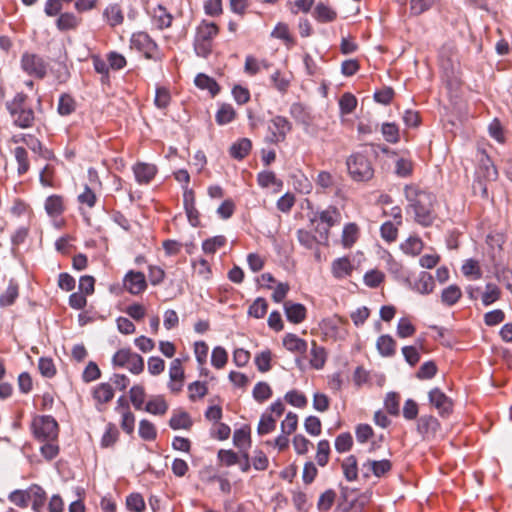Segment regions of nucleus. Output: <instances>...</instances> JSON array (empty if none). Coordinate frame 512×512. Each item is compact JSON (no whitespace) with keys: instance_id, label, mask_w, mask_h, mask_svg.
Returning a JSON list of instances; mask_svg holds the SVG:
<instances>
[{"instance_id":"41","label":"nucleus","mask_w":512,"mask_h":512,"mask_svg":"<svg viewBox=\"0 0 512 512\" xmlns=\"http://www.w3.org/2000/svg\"><path fill=\"white\" fill-rule=\"evenodd\" d=\"M119 437V431L115 424L109 423L101 438V447L108 448L113 446Z\"/></svg>"},{"instance_id":"38","label":"nucleus","mask_w":512,"mask_h":512,"mask_svg":"<svg viewBox=\"0 0 512 512\" xmlns=\"http://www.w3.org/2000/svg\"><path fill=\"white\" fill-rule=\"evenodd\" d=\"M75 100L68 94L59 97L57 111L61 116H68L75 111Z\"/></svg>"},{"instance_id":"29","label":"nucleus","mask_w":512,"mask_h":512,"mask_svg":"<svg viewBox=\"0 0 512 512\" xmlns=\"http://www.w3.org/2000/svg\"><path fill=\"white\" fill-rule=\"evenodd\" d=\"M168 410V404L162 396H156L149 400L145 411L154 415H164Z\"/></svg>"},{"instance_id":"39","label":"nucleus","mask_w":512,"mask_h":512,"mask_svg":"<svg viewBox=\"0 0 512 512\" xmlns=\"http://www.w3.org/2000/svg\"><path fill=\"white\" fill-rule=\"evenodd\" d=\"M139 436L145 441H153L157 437V430L152 422L142 419L139 422Z\"/></svg>"},{"instance_id":"51","label":"nucleus","mask_w":512,"mask_h":512,"mask_svg":"<svg viewBox=\"0 0 512 512\" xmlns=\"http://www.w3.org/2000/svg\"><path fill=\"white\" fill-rule=\"evenodd\" d=\"M500 297V290L499 288L493 284L488 283L485 286V292L482 295V303L485 306H489L495 301H497Z\"/></svg>"},{"instance_id":"16","label":"nucleus","mask_w":512,"mask_h":512,"mask_svg":"<svg viewBox=\"0 0 512 512\" xmlns=\"http://www.w3.org/2000/svg\"><path fill=\"white\" fill-rule=\"evenodd\" d=\"M332 274L337 279L349 276L353 271V266L348 257L337 258L332 262Z\"/></svg>"},{"instance_id":"62","label":"nucleus","mask_w":512,"mask_h":512,"mask_svg":"<svg viewBox=\"0 0 512 512\" xmlns=\"http://www.w3.org/2000/svg\"><path fill=\"white\" fill-rule=\"evenodd\" d=\"M169 378L172 382H183L184 381V370L182 368L181 360L174 359L169 368Z\"/></svg>"},{"instance_id":"37","label":"nucleus","mask_w":512,"mask_h":512,"mask_svg":"<svg viewBox=\"0 0 512 512\" xmlns=\"http://www.w3.org/2000/svg\"><path fill=\"white\" fill-rule=\"evenodd\" d=\"M439 0H410V14L421 15L433 8Z\"/></svg>"},{"instance_id":"15","label":"nucleus","mask_w":512,"mask_h":512,"mask_svg":"<svg viewBox=\"0 0 512 512\" xmlns=\"http://www.w3.org/2000/svg\"><path fill=\"white\" fill-rule=\"evenodd\" d=\"M173 16L167 11V9L158 5L152 10V21L154 25L160 29L169 28L172 24Z\"/></svg>"},{"instance_id":"6","label":"nucleus","mask_w":512,"mask_h":512,"mask_svg":"<svg viewBox=\"0 0 512 512\" xmlns=\"http://www.w3.org/2000/svg\"><path fill=\"white\" fill-rule=\"evenodd\" d=\"M292 125L287 118L275 116L268 126L270 134L266 137L268 143L277 144L285 140L286 135L291 131Z\"/></svg>"},{"instance_id":"18","label":"nucleus","mask_w":512,"mask_h":512,"mask_svg":"<svg viewBox=\"0 0 512 512\" xmlns=\"http://www.w3.org/2000/svg\"><path fill=\"white\" fill-rule=\"evenodd\" d=\"M193 422L190 415L185 411H174L169 420V426L173 430L190 429Z\"/></svg>"},{"instance_id":"28","label":"nucleus","mask_w":512,"mask_h":512,"mask_svg":"<svg viewBox=\"0 0 512 512\" xmlns=\"http://www.w3.org/2000/svg\"><path fill=\"white\" fill-rule=\"evenodd\" d=\"M14 156L18 164L17 174L22 176L29 170L30 164L28 160V153L25 148L18 146L14 149Z\"/></svg>"},{"instance_id":"2","label":"nucleus","mask_w":512,"mask_h":512,"mask_svg":"<svg viewBox=\"0 0 512 512\" xmlns=\"http://www.w3.org/2000/svg\"><path fill=\"white\" fill-rule=\"evenodd\" d=\"M349 176L356 182H367L374 176V168L362 152L351 154L346 160Z\"/></svg>"},{"instance_id":"58","label":"nucleus","mask_w":512,"mask_h":512,"mask_svg":"<svg viewBox=\"0 0 512 512\" xmlns=\"http://www.w3.org/2000/svg\"><path fill=\"white\" fill-rule=\"evenodd\" d=\"M339 106L343 114H350L357 106V99L351 93H345L339 100Z\"/></svg>"},{"instance_id":"53","label":"nucleus","mask_w":512,"mask_h":512,"mask_svg":"<svg viewBox=\"0 0 512 512\" xmlns=\"http://www.w3.org/2000/svg\"><path fill=\"white\" fill-rule=\"evenodd\" d=\"M272 395L271 387L266 382H258L253 389V397L258 402H264Z\"/></svg>"},{"instance_id":"9","label":"nucleus","mask_w":512,"mask_h":512,"mask_svg":"<svg viewBox=\"0 0 512 512\" xmlns=\"http://www.w3.org/2000/svg\"><path fill=\"white\" fill-rule=\"evenodd\" d=\"M440 430V423L432 415H422L417 421V431L424 440H432Z\"/></svg>"},{"instance_id":"3","label":"nucleus","mask_w":512,"mask_h":512,"mask_svg":"<svg viewBox=\"0 0 512 512\" xmlns=\"http://www.w3.org/2000/svg\"><path fill=\"white\" fill-rule=\"evenodd\" d=\"M479 164L476 169V180L473 184V189L476 191L480 189L483 196H487V187L484 181L491 182L495 181L498 177V171L489 158V156L481 151L478 158Z\"/></svg>"},{"instance_id":"17","label":"nucleus","mask_w":512,"mask_h":512,"mask_svg":"<svg viewBox=\"0 0 512 512\" xmlns=\"http://www.w3.org/2000/svg\"><path fill=\"white\" fill-rule=\"evenodd\" d=\"M376 348L380 355L392 357L396 352V342L388 334L381 335L376 342Z\"/></svg>"},{"instance_id":"54","label":"nucleus","mask_w":512,"mask_h":512,"mask_svg":"<svg viewBox=\"0 0 512 512\" xmlns=\"http://www.w3.org/2000/svg\"><path fill=\"white\" fill-rule=\"evenodd\" d=\"M130 400L136 410H141L145 401V390L140 385H135L130 389Z\"/></svg>"},{"instance_id":"32","label":"nucleus","mask_w":512,"mask_h":512,"mask_svg":"<svg viewBox=\"0 0 512 512\" xmlns=\"http://www.w3.org/2000/svg\"><path fill=\"white\" fill-rule=\"evenodd\" d=\"M46 500L45 491L38 485L30 486V502H32V509L39 512L44 506Z\"/></svg>"},{"instance_id":"4","label":"nucleus","mask_w":512,"mask_h":512,"mask_svg":"<svg viewBox=\"0 0 512 512\" xmlns=\"http://www.w3.org/2000/svg\"><path fill=\"white\" fill-rule=\"evenodd\" d=\"M20 67L27 75L43 79L47 74L48 63L38 54L24 52L20 59Z\"/></svg>"},{"instance_id":"13","label":"nucleus","mask_w":512,"mask_h":512,"mask_svg":"<svg viewBox=\"0 0 512 512\" xmlns=\"http://www.w3.org/2000/svg\"><path fill=\"white\" fill-rule=\"evenodd\" d=\"M284 312L288 321L299 324L306 318V307L300 303L286 301L284 303Z\"/></svg>"},{"instance_id":"43","label":"nucleus","mask_w":512,"mask_h":512,"mask_svg":"<svg viewBox=\"0 0 512 512\" xmlns=\"http://www.w3.org/2000/svg\"><path fill=\"white\" fill-rule=\"evenodd\" d=\"M15 125L20 128L31 127L34 121V111L32 108H27L24 111H20L16 116H12Z\"/></svg>"},{"instance_id":"55","label":"nucleus","mask_w":512,"mask_h":512,"mask_svg":"<svg viewBox=\"0 0 512 512\" xmlns=\"http://www.w3.org/2000/svg\"><path fill=\"white\" fill-rule=\"evenodd\" d=\"M228 360V354L226 350L221 347L217 346L213 349L212 355H211V364L217 368L221 369L225 366Z\"/></svg>"},{"instance_id":"19","label":"nucleus","mask_w":512,"mask_h":512,"mask_svg":"<svg viewBox=\"0 0 512 512\" xmlns=\"http://www.w3.org/2000/svg\"><path fill=\"white\" fill-rule=\"evenodd\" d=\"M365 468H367L368 471H371L374 476L379 478L391 470L392 464L387 459H383V460H379V461L367 460L363 464V469H365Z\"/></svg>"},{"instance_id":"47","label":"nucleus","mask_w":512,"mask_h":512,"mask_svg":"<svg viewBox=\"0 0 512 512\" xmlns=\"http://www.w3.org/2000/svg\"><path fill=\"white\" fill-rule=\"evenodd\" d=\"M9 500L19 507H27L30 503V487L27 490H15L11 492Z\"/></svg>"},{"instance_id":"46","label":"nucleus","mask_w":512,"mask_h":512,"mask_svg":"<svg viewBox=\"0 0 512 512\" xmlns=\"http://www.w3.org/2000/svg\"><path fill=\"white\" fill-rule=\"evenodd\" d=\"M358 227L354 223L346 224L342 232V243L344 247H351L357 239Z\"/></svg>"},{"instance_id":"34","label":"nucleus","mask_w":512,"mask_h":512,"mask_svg":"<svg viewBox=\"0 0 512 512\" xmlns=\"http://www.w3.org/2000/svg\"><path fill=\"white\" fill-rule=\"evenodd\" d=\"M78 25L79 19L72 13H62L56 21V26L60 31L72 30Z\"/></svg>"},{"instance_id":"45","label":"nucleus","mask_w":512,"mask_h":512,"mask_svg":"<svg viewBox=\"0 0 512 512\" xmlns=\"http://www.w3.org/2000/svg\"><path fill=\"white\" fill-rule=\"evenodd\" d=\"M290 114L298 123L304 126L310 125V116L300 103H294L291 105Z\"/></svg>"},{"instance_id":"42","label":"nucleus","mask_w":512,"mask_h":512,"mask_svg":"<svg viewBox=\"0 0 512 512\" xmlns=\"http://www.w3.org/2000/svg\"><path fill=\"white\" fill-rule=\"evenodd\" d=\"M104 16L107 18V20L111 26L119 25L124 20L122 11H121L119 5H117V4L109 5L104 10Z\"/></svg>"},{"instance_id":"60","label":"nucleus","mask_w":512,"mask_h":512,"mask_svg":"<svg viewBox=\"0 0 512 512\" xmlns=\"http://www.w3.org/2000/svg\"><path fill=\"white\" fill-rule=\"evenodd\" d=\"M416 331L415 326L411 323V321L403 317L399 320L397 325V335L400 338H407L412 336Z\"/></svg>"},{"instance_id":"36","label":"nucleus","mask_w":512,"mask_h":512,"mask_svg":"<svg viewBox=\"0 0 512 512\" xmlns=\"http://www.w3.org/2000/svg\"><path fill=\"white\" fill-rule=\"evenodd\" d=\"M297 238L299 243L307 249H313L317 244L325 242L319 236V239L311 232L303 229L297 231Z\"/></svg>"},{"instance_id":"24","label":"nucleus","mask_w":512,"mask_h":512,"mask_svg":"<svg viewBox=\"0 0 512 512\" xmlns=\"http://www.w3.org/2000/svg\"><path fill=\"white\" fill-rule=\"evenodd\" d=\"M283 345L289 351L304 353L307 350V343L295 334H287L283 339Z\"/></svg>"},{"instance_id":"63","label":"nucleus","mask_w":512,"mask_h":512,"mask_svg":"<svg viewBox=\"0 0 512 512\" xmlns=\"http://www.w3.org/2000/svg\"><path fill=\"white\" fill-rule=\"evenodd\" d=\"M437 373V366L433 361H427L423 363L417 371L416 377L418 379H431Z\"/></svg>"},{"instance_id":"57","label":"nucleus","mask_w":512,"mask_h":512,"mask_svg":"<svg viewBox=\"0 0 512 512\" xmlns=\"http://www.w3.org/2000/svg\"><path fill=\"white\" fill-rule=\"evenodd\" d=\"M335 497L336 493L332 489H328L323 494H321L317 503L319 511H328L332 507Z\"/></svg>"},{"instance_id":"27","label":"nucleus","mask_w":512,"mask_h":512,"mask_svg":"<svg viewBox=\"0 0 512 512\" xmlns=\"http://www.w3.org/2000/svg\"><path fill=\"white\" fill-rule=\"evenodd\" d=\"M313 15L319 22H332L336 19L337 13L323 3H318L314 9Z\"/></svg>"},{"instance_id":"33","label":"nucleus","mask_w":512,"mask_h":512,"mask_svg":"<svg viewBox=\"0 0 512 512\" xmlns=\"http://www.w3.org/2000/svg\"><path fill=\"white\" fill-rule=\"evenodd\" d=\"M344 477L347 481H354L358 476L357 459L355 456H348L342 463Z\"/></svg>"},{"instance_id":"30","label":"nucleus","mask_w":512,"mask_h":512,"mask_svg":"<svg viewBox=\"0 0 512 512\" xmlns=\"http://www.w3.org/2000/svg\"><path fill=\"white\" fill-rule=\"evenodd\" d=\"M26 99L27 95L20 92L14 96L12 101L6 103V108L11 116H16L20 111H24L28 108L26 106Z\"/></svg>"},{"instance_id":"11","label":"nucleus","mask_w":512,"mask_h":512,"mask_svg":"<svg viewBox=\"0 0 512 512\" xmlns=\"http://www.w3.org/2000/svg\"><path fill=\"white\" fill-rule=\"evenodd\" d=\"M338 216L339 212L335 207H329L326 210L318 213L319 220L326 224V226L323 228L316 227V231L319 233L322 240L328 239L329 229L335 225Z\"/></svg>"},{"instance_id":"1","label":"nucleus","mask_w":512,"mask_h":512,"mask_svg":"<svg viewBox=\"0 0 512 512\" xmlns=\"http://www.w3.org/2000/svg\"><path fill=\"white\" fill-rule=\"evenodd\" d=\"M404 194L408 201L407 209L413 212L415 221L422 226H430L436 219L434 210L436 197L415 185H406Z\"/></svg>"},{"instance_id":"35","label":"nucleus","mask_w":512,"mask_h":512,"mask_svg":"<svg viewBox=\"0 0 512 512\" xmlns=\"http://www.w3.org/2000/svg\"><path fill=\"white\" fill-rule=\"evenodd\" d=\"M236 112L230 104H222L218 109L215 120L219 125H225L234 120Z\"/></svg>"},{"instance_id":"8","label":"nucleus","mask_w":512,"mask_h":512,"mask_svg":"<svg viewBox=\"0 0 512 512\" xmlns=\"http://www.w3.org/2000/svg\"><path fill=\"white\" fill-rule=\"evenodd\" d=\"M405 282L410 289L422 295L430 294L431 292H433L435 287L433 276L426 271L420 272L418 277L414 281L407 277L405 279Z\"/></svg>"},{"instance_id":"49","label":"nucleus","mask_w":512,"mask_h":512,"mask_svg":"<svg viewBox=\"0 0 512 512\" xmlns=\"http://www.w3.org/2000/svg\"><path fill=\"white\" fill-rule=\"evenodd\" d=\"M381 132L387 142L397 143L399 141V128L395 123H383Z\"/></svg>"},{"instance_id":"64","label":"nucleus","mask_w":512,"mask_h":512,"mask_svg":"<svg viewBox=\"0 0 512 512\" xmlns=\"http://www.w3.org/2000/svg\"><path fill=\"white\" fill-rule=\"evenodd\" d=\"M126 505L133 512H142L145 509L144 499L138 493L130 494L126 499Z\"/></svg>"},{"instance_id":"25","label":"nucleus","mask_w":512,"mask_h":512,"mask_svg":"<svg viewBox=\"0 0 512 512\" xmlns=\"http://www.w3.org/2000/svg\"><path fill=\"white\" fill-rule=\"evenodd\" d=\"M218 33V26L213 22L202 21V23L197 27L196 37L201 40H207L212 42L213 38Z\"/></svg>"},{"instance_id":"7","label":"nucleus","mask_w":512,"mask_h":512,"mask_svg":"<svg viewBox=\"0 0 512 512\" xmlns=\"http://www.w3.org/2000/svg\"><path fill=\"white\" fill-rule=\"evenodd\" d=\"M131 46L143 52L148 59L154 58V52L157 50V44L146 32L134 33L131 37Z\"/></svg>"},{"instance_id":"40","label":"nucleus","mask_w":512,"mask_h":512,"mask_svg":"<svg viewBox=\"0 0 512 512\" xmlns=\"http://www.w3.org/2000/svg\"><path fill=\"white\" fill-rule=\"evenodd\" d=\"M233 443L236 447L243 449L250 446V428L244 426L235 430L233 434Z\"/></svg>"},{"instance_id":"23","label":"nucleus","mask_w":512,"mask_h":512,"mask_svg":"<svg viewBox=\"0 0 512 512\" xmlns=\"http://www.w3.org/2000/svg\"><path fill=\"white\" fill-rule=\"evenodd\" d=\"M462 296L461 289L455 285H449L441 293V301L447 306L455 305Z\"/></svg>"},{"instance_id":"31","label":"nucleus","mask_w":512,"mask_h":512,"mask_svg":"<svg viewBox=\"0 0 512 512\" xmlns=\"http://www.w3.org/2000/svg\"><path fill=\"white\" fill-rule=\"evenodd\" d=\"M310 364L313 368L319 370L323 368L326 362V352L325 349L321 346H318L315 342L312 344V348L310 351Z\"/></svg>"},{"instance_id":"48","label":"nucleus","mask_w":512,"mask_h":512,"mask_svg":"<svg viewBox=\"0 0 512 512\" xmlns=\"http://www.w3.org/2000/svg\"><path fill=\"white\" fill-rule=\"evenodd\" d=\"M18 297L17 284L10 282L6 291L0 295V306L6 307L12 305Z\"/></svg>"},{"instance_id":"44","label":"nucleus","mask_w":512,"mask_h":512,"mask_svg":"<svg viewBox=\"0 0 512 512\" xmlns=\"http://www.w3.org/2000/svg\"><path fill=\"white\" fill-rule=\"evenodd\" d=\"M267 309H268L267 301L262 297H258L250 305V307L248 309V314H249V316H252L256 319H260V318L264 317V315L267 313Z\"/></svg>"},{"instance_id":"61","label":"nucleus","mask_w":512,"mask_h":512,"mask_svg":"<svg viewBox=\"0 0 512 512\" xmlns=\"http://www.w3.org/2000/svg\"><path fill=\"white\" fill-rule=\"evenodd\" d=\"M353 439L350 433L345 432L338 435L335 439V449L339 453L347 452L351 449Z\"/></svg>"},{"instance_id":"21","label":"nucleus","mask_w":512,"mask_h":512,"mask_svg":"<svg viewBox=\"0 0 512 512\" xmlns=\"http://www.w3.org/2000/svg\"><path fill=\"white\" fill-rule=\"evenodd\" d=\"M251 147V141L248 138H242L230 147V155L235 159L242 160L249 154Z\"/></svg>"},{"instance_id":"52","label":"nucleus","mask_w":512,"mask_h":512,"mask_svg":"<svg viewBox=\"0 0 512 512\" xmlns=\"http://www.w3.org/2000/svg\"><path fill=\"white\" fill-rule=\"evenodd\" d=\"M330 444L327 440H320L317 445L316 461L319 466H325L329 460Z\"/></svg>"},{"instance_id":"14","label":"nucleus","mask_w":512,"mask_h":512,"mask_svg":"<svg viewBox=\"0 0 512 512\" xmlns=\"http://www.w3.org/2000/svg\"><path fill=\"white\" fill-rule=\"evenodd\" d=\"M133 172L139 184H148L155 177L157 168L153 164L137 163L133 167Z\"/></svg>"},{"instance_id":"10","label":"nucleus","mask_w":512,"mask_h":512,"mask_svg":"<svg viewBox=\"0 0 512 512\" xmlns=\"http://www.w3.org/2000/svg\"><path fill=\"white\" fill-rule=\"evenodd\" d=\"M123 282L125 289L133 295H138L147 288L145 275L139 271H129Z\"/></svg>"},{"instance_id":"26","label":"nucleus","mask_w":512,"mask_h":512,"mask_svg":"<svg viewBox=\"0 0 512 512\" xmlns=\"http://www.w3.org/2000/svg\"><path fill=\"white\" fill-rule=\"evenodd\" d=\"M45 210L49 216H59L63 210V198L59 195H51L45 201Z\"/></svg>"},{"instance_id":"22","label":"nucleus","mask_w":512,"mask_h":512,"mask_svg":"<svg viewBox=\"0 0 512 512\" xmlns=\"http://www.w3.org/2000/svg\"><path fill=\"white\" fill-rule=\"evenodd\" d=\"M194 83L198 88L208 90L212 96H215L220 90L217 82L203 73H200L195 77Z\"/></svg>"},{"instance_id":"12","label":"nucleus","mask_w":512,"mask_h":512,"mask_svg":"<svg viewBox=\"0 0 512 512\" xmlns=\"http://www.w3.org/2000/svg\"><path fill=\"white\" fill-rule=\"evenodd\" d=\"M430 403L443 416L449 414L452 409V401L439 388H434L428 394Z\"/></svg>"},{"instance_id":"5","label":"nucleus","mask_w":512,"mask_h":512,"mask_svg":"<svg viewBox=\"0 0 512 512\" xmlns=\"http://www.w3.org/2000/svg\"><path fill=\"white\" fill-rule=\"evenodd\" d=\"M32 428L35 437L42 441H52L58 436V423L49 415L35 418Z\"/></svg>"},{"instance_id":"20","label":"nucleus","mask_w":512,"mask_h":512,"mask_svg":"<svg viewBox=\"0 0 512 512\" xmlns=\"http://www.w3.org/2000/svg\"><path fill=\"white\" fill-rule=\"evenodd\" d=\"M114 397V390L109 383H100L93 390V398L98 404H106Z\"/></svg>"},{"instance_id":"56","label":"nucleus","mask_w":512,"mask_h":512,"mask_svg":"<svg viewBox=\"0 0 512 512\" xmlns=\"http://www.w3.org/2000/svg\"><path fill=\"white\" fill-rule=\"evenodd\" d=\"M276 420L269 414H263L259 421L257 432L259 435H265L274 431Z\"/></svg>"},{"instance_id":"59","label":"nucleus","mask_w":512,"mask_h":512,"mask_svg":"<svg viewBox=\"0 0 512 512\" xmlns=\"http://www.w3.org/2000/svg\"><path fill=\"white\" fill-rule=\"evenodd\" d=\"M285 400L292 406L303 408L307 405V398L305 395L297 390L288 391L285 394Z\"/></svg>"},{"instance_id":"50","label":"nucleus","mask_w":512,"mask_h":512,"mask_svg":"<svg viewBox=\"0 0 512 512\" xmlns=\"http://www.w3.org/2000/svg\"><path fill=\"white\" fill-rule=\"evenodd\" d=\"M226 243V238L222 235L214 236L212 238L206 239L202 244V249L205 253L213 254L220 247L224 246Z\"/></svg>"}]
</instances>
